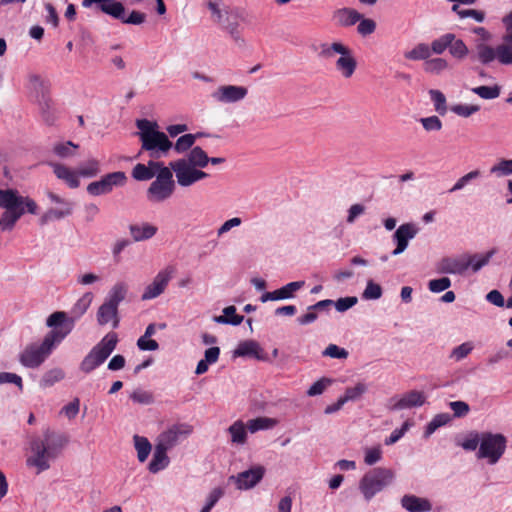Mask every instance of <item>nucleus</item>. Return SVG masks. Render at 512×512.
<instances>
[{"mask_svg": "<svg viewBox=\"0 0 512 512\" xmlns=\"http://www.w3.org/2000/svg\"><path fill=\"white\" fill-rule=\"evenodd\" d=\"M66 434L47 428L42 437H36L30 442L31 455L27 458L28 466L36 467L37 473L50 468V461L56 459L68 444Z\"/></svg>", "mask_w": 512, "mask_h": 512, "instance_id": "f257e3e1", "label": "nucleus"}, {"mask_svg": "<svg viewBox=\"0 0 512 512\" xmlns=\"http://www.w3.org/2000/svg\"><path fill=\"white\" fill-rule=\"evenodd\" d=\"M0 208L4 209L0 217V226L2 230L10 231L26 212L36 214L38 205L33 199L20 195L15 189H0Z\"/></svg>", "mask_w": 512, "mask_h": 512, "instance_id": "f03ea898", "label": "nucleus"}, {"mask_svg": "<svg viewBox=\"0 0 512 512\" xmlns=\"http://www.w3.org/2000/svg\"><path fill=\"white\" fill-rule=\"evenodd\" d=\"M64 338V332L60 333L52 328L45 335L41 344L32 343L25 347L19 355L20 363L27 368H38Z\"/></svg>", "mask_w": 512, "mask_h": 512, "instance_id": "7ed1b4c3", "label": "nucleus"}, {"mask_svg": "<svg viewBox=\"0 0 512 512\" xmlns=\"http://www.w3.org/2000/svg\"><path fill=\"white\" fill-rule=\"evenodd\" d=\"M92 300L93 294L90 292L85 293L73 305L69 317L66 312L56 311L47 318L46 325L54 328L60 333L64 332L66 337L73 330L75 322L86 313L92 303Z\"/></svg>", "mask_w": 512, "mask_h": 512, "instance_id": "20e7f679", "label": "nucleus"}, {"mask_svg": "<svg viewBox=\"0 0 512 512\" xmlns=\"http://www.w3.org/2000/svg\"><path fill=\"white\" fill-rule=\"evenodd\" d=\"M494 251L474 255H461L459 257H444L436 265L438 273L463 274L470 266L474 272L479 271L490 261Z\"/></svg>", "mask_w": 512, "mask_h": 512, "instance_id": "39448f33", "label": "nucleus"}, {"mask_svg": "<svg viewBox=\"0 0 512 512\" xmlns=\"http://www.w3.org/2000/svg\"><path fill=\"white\" fill-rule=\"evenodd\" d=\"M118 336L115 332H109L95 345L80 363V369L88 374L103 364L115 350Z\"/></svg>", "mask_w": 512, "mask_h": 512, "instance_id": "423d86ee", "label": "nucleus"}, {"mask_svg": "<svg viewBox=\"0 0 512 512\" xmlns=\"http://www.w3.org/2000/svg\"><path fill=\"white\" fill-rule=\"evenodd\" d=\"M335 54H340V57L335 63L337 71L340 72L344 78H351L357 68V61L352 50L341 42L321 45L320 55L322 57L331 58Z\"/></svg>", "mask_w": 512, "mask_h": 512, "instance_id": "0eeeda50", "label": "nucleus"}, {"mask_svg": "<svg viewBox=\"0 0 512 512\" xmlns=\"http://www.w3.org/2000/svg\"><path fill=\"white\" fill-rule=\"evenodd\" d=\"M394 473L392 470L377 467L369 470L364 474L359 482V489L364 498L369 501L377 493L381 492L393 480Z\"/></svg>", "mask_w": 512, "mask_h": 512, "instance_id": "6e6552de", "label": "nucleus"}, {"mask_svg": "<svg viewBox=\"0 0 512 512\" xmlns=\"http://www.w3.org/2000/svg\"><path fill=\"white\" fill-rule=\"evenodd\" d=\"M506 31L502 36V43L496 48L486 44L476 45V59L483 65H488L495 59L502 65H512V42L507 41Z\"/></svg>", "mask_w": 512, "mask_h": 512, "instance_id": "1a4fd4ad", "label": "nucleus"}, {"mask_svg": "<svg viewBox=\"0 0 512 512\" xmlns=\"http://www.w3.org/2000/svg\"><path fill=\"white\" fill-rule=\"evenodd\" d=\"M175 190V182L170 168H162L147 190L151 202H163L170 198Z\"/></svg>", "mask_w": 512, "mask_h": 512, "instance_id": "9d476101", "label": "nucleus"}, {"mask_svg": "<svg viewBox=\"0 0 512 512\" xmlns=\"http://www.w3.org/2000/svg\"><path fill=\"white\" fill-rule=\"evenodd\" d=\"M506 438L502 434L485 432L481 434L478 458H487L490 464H495L504 454Z\"/></svg>", "mask_w": 512, "mask_h": 512, "instance_id": "9b49d317", "label": "nucleus"}, {"mask_svg": "<svg viewBox=\"0 0 512 512\" xmlns=\"http://www.w3.org/2000/svg\"><path fill=\"white\" fill-rule=\"evenodd\" d=\"M127 182V176L123 171H116L105 174L98 181L88 184L86 190L91 196L106 195L115 187H122Z\"/></svg>", "mask_w": 512, "mask_h": 512, "instance_id": "f8f14e48", "label": "nucleus"}, {"mask_svg": "<svg viewBox=\"0 0 512 512\" xmlns=\"http://www.w3.org/2000/svg\"><path fill=\"white\" fill-rule=\"evenodd\" d=\"M170 169L175 172L177 182L182 187H188L195 182L208 177V174L190 165L186 159H178L169 163Z\"/></svg>", "mask_w": 512, "mask_h": 512, "instance_id": "ddd939ff", "label": "nucleus"}, {"mask_svg": "<svg viewBox=\"0 0 512 512\" xmlns=\"http://www.w3.org/2000/svg\"><path fill=\"white\" fill-rule=\"evenodd\" d=\"M173 143L169 140L168 136L162 131H155L144 141L141 142V151L148 152L152 159H159L168 155L172 149Z\"/></svg>", "mask_w": 512, "mask_h": 512, "instance_id": "4468645a", "label": "nucleus"}, {"mask_svg": "<svg viewBox=\"0 0 512 512\" xmlns=\"http://www.w3.org/2000/svg\"><path fill=\"white\" fill-rule=\"evenodd\" d=\"M176 272L174 266L169 265L163 270L159 271L154 277L152 283H150L144 290L141 299L150 300L160 296L166 289L169 281L172 279Z\"/></svg>", "mask_w": 512, "mask_h": 512, "instance_id": "2eb2a0df", "label": "nucleus"}, {"mask_svg": "<svg viewBox=\"0 0 512 512\" xmlns=\"http://www.w3.org/2000/svg\"><path fill=\"white\" fill-rule=\"evenodd\" d=\"M265 468L257 465L246 471L240 472L237 475L229 477V481H233L236 484L237 489L247 490L256 486L264 477Z\"/></svg>", "mask_w": 512, "mask_h": 512, "instance_id": "dca6fc26", "label": "nucleus"}, {"mask_svg": "<svg viewBox=\"0 0 512 512\" xmlns=\"http://www.w3.org/2000/svg\"><path fill=\"white\" fill-rule=\"evenodd\" d=\"M192 430V426L189 424H174L168 430L159 435L157 443L169 450L173 448L182 438L190 435Z\"/></svg>", "mask_w": 512, "mask_h": 512, "instance_id": "f3484780", "label": "nucleus"}, {"mask_svg": "<svg viewBox=\"0 0 512 512\" xmlns=\"http://www.w3.org/2000/svg\"><path fill=\"white\" fill-rule=\"evenodd\" d=\"M419 232L417 226L413 223L401 224L393 234V241L396 243V248L391 252L393 256L403 253L409 244Z\"/></svg>", "mask_w": 512, "mask_h": 512, "instance_id": "a211bd4d", "label": "nucleus"}, {"mask_svg": "<svg viewBox=\"0 0 512 512\" xmlns=\"http://www.w3.org/2000/svg\"><path fill=\"white\" fill-rule=\"evenodd\" d=\"M426 401V396L423 392L417 390H411L405 393L400 398H391L390 406L391 410H402L414 407L422 406Z\"/></svg>", "mask_w": 512, "mask_h": 512, "instance_id": "6ab92c4d", "label": "nucleus"}, {"mask_svg": "<svg viewBox=\"0 0 512 512\" xmlns=\"http://www.w3.org/2000/svg\"><path fill=\"white\" fill-rule=\"evenodd\" d=\"M248 90L243 86L223 85L213 92L212 97L221 103H234L246 97Z\"/></svg>", "mask_w": 512, "mask_h": 512, "instance_id": "aec40b11", "label": "nucleus"}, {"mask_svg": "<svg viewBox=\"0 0 512 512\" xmlns=\"http://www.w3.org/2000/svg\"><path fill=\"white\" fill-rule=\"evenodd\" d=\"M362 18V14L353 8H339L332 13V21L339 27H350Z\"/></svg>", "mask_w": 512, "mask_h": 512, "instance_id": "412c9836", "label": "nucleus"}, {"mask_svg": "<svg viewBox=\"0 0 512 512\" xmlns=\"http://www.w3.org/2000/svg\"><path fill=\"white\" fill-rule=\"evenodd\" d=\"M51 166H52L53 172L57 176V178L65 181L70 188L75 189V188L79 187L80 175L78 174V169L76 171H74V170L70 169L69 167H67L63 164H60V163H52Z\"/></svg>", "mask_w": 512, "mask_h": 512, "instance_id": "4be33fe9", "label": "nucleus"}, {"mask_svg": "<svg viewBox=\"0 0 512 512\" xmlns=\"http://www.w3.org/2000/svg\"><path fill=\"white\" fill-rule=\"evenodd\" d=\"M401 505L408 512H429L432 509V505L428 499L411 494L402 497Z\"/></svg>", "mask_w": 512, "mask_h": 512, "instance_id": "5701e85b", "label": "nucleus"}, {"mask_svg": "<svg viewBox=\"0 0 512 512\" xmlns=\"http://www.w3.org/2000/svg\"><path fill=\"white\" fill-rule=\"evenodd\" d=\"M97 321L99 325H106L113 321V328H117L119 325L118 308L104 302L97 311Z\"/></svg>", "mask_w": 512, "mask_h": 512, "instance_id": "b1692460", "label": "nucleus"}, {"mask_svg": "<svg viewBox=\"0 0 512 512\" xmlns=\"http://www.w3.org/2000/svg\"><path fill=\"white\" fill-rule=\"evenodd\" d=\"M158 228L149 223L131 224L129 226L130 234L135 242H140L152 238L157 233Z\"/></svg>", "mask_w": 512, "mask_h": 512, "instance_id": "393cba45", "label": "nucleus"}, {"mask_svg": "<svg viewBox=\"0 0 512 512\" xmlns=\"http://www.w3.org/2000/svg\"><path fill=\"white\" fill-rule=\"evenodd\" d=\"M167 451L165 447L160 444H156L152 460L149 463L148 469L151 473H157L169 464V458L167 456Z\"/></svg>", "mask_w": 512, "mask_h": 512, "instance_id": "a878e982", "label": "nucleus"}, {"mask_svg": "<svg viewBox=\"0 0 512 512\" xmlns=\"http://www.w3.org/2000/svg\"><path fill=\"white\" fill-rule=\"evenodd\" d=\"M225 16L223 18V22L221 26L223 29L229 32V34L234 38H239L238 26H239V11L237 9H225Z\"/></svg>", "mask_w": 512, "mask_h": 512, "instance_id": "bb28decb", "label": "nucleus"}, {"mask_svg": "<svg viewBox=\"0 0 512 512\" xmlns=\"http://www.w3.org/2000/svg\"><path fill=\"white\" fill-rule=\"evenodd\" d=\"M38 105L43 121L48 125H53L56 120V113L50 96L43 93L38 98Z\"/></svg>", "mask_w": 512, "mask_h": 512, "instance_id": "cd10ccee", "label": "nucleus"}, {"mask_svg": "<svg viewBox=\"0 0 512 512\" xmlns=\"http://www.w3.org/2000/svg\"><path fill=\"white\" fill-rule=\"evenodd\" d=\"M127 291L128 286L124 282H118L109 291L108 297L105 300V302L118 308L120 302H122L125 299Z\"/></svg>", "mask_w": 512, "mask_h": 512, "instance_id": "c85d7f7f", "label": "nucleus"}, {"mask_svg": "<svg viewBox=\"0 0 512 512\" xmlns=\"http://www.w3.org/2000/svg\"><path fill=\"white\" fill-rule=\"evenodd\" d=\"M99 8L105 14L112 16L115 19H123L125 7L121 2L116 0H104L100 3Z\"/></svg>", "mask_w": 512, "mask_h": 512, "instance_id": "c756f323", "label": "nucleus"}, {"mask_svg": "<svg viewBox=\"0 0 512 512\" xmlns=\"http://www.w3.org/2000/svg\"><path fill=\"white\" fill-rule=\"evenodd\" d=\"M99 8L105 14L112 16L115 19H123L125 7L121 2L116 0H104L100 3Z\"/></svg>", "mask_w": 512, "mask_h": 512, "instance_id": "7c9ffc66", "label": "nucleus"}, {"mask_svg": "<svg viewBox=\"0 0 512 512\" xmlns=\"http://www.w3.org/2000/svg\"><path fill=\"white\" fill-rule=\"evenodd\" d=\"M186 160L190 165L196 168H204L209 163L207 153L199 146H195L190 150Z\"/></svg>", "mask_w": 512, "mask_h": 512, "instance_id": "2f4dec72", "label": "nucleus"}, {"mask_svg": "<svg viewBox=\"0 0 512 512\" xmlns=\"http://www.w3.org/2000/svg\"><path fill=\"white\" fill-rule=\"evenodd\" d=\"M430 56L431 50L429 45L426 43H418L410 51L404 53V57L412 61L424 60L425 62L430 58Z\"/></svg>", "mask_w": 512, "mask_h": 512, "instance_id": "473e14b6", "label": "nucleus"}, {"mask_svg": "<svg viewBox=\"0 0 512 512\" xmlns=\"http://www.w3.org/2000/svg\"><path fill=\"white\" fill-rule=\"evenodd\" d=\"M202 136H207V134L198 132L196 134L182 135L177 139L172 148H174L177 153H184L189 149H192L196 139Z\"/></svg>", "mask_w": 512, "mask_h": 512, "instance_id": "72a5a7b5", "label": "nucleus"}, {"mask_svg": "<svg viewBox=\"0 0 512 512\" xmlns=\"http://www.w3.org/2000/svg\"><path fill=\"white\" fill-rule=\"evenodd\" d=\"M72 206L62 207L60 209L50 208L40 218V223L45 225L54 220H60L72 214Z\"/></svg>", "mask_w": 512, "mask_h": 512, "instance_id": "f704fd0d", "label": "nucleus"}, {"mask_svg": "<svg viewBox=\"0 0 512 512\" xmlns=\"http://www.w3.org/2000/svg\"><path fill=\"white\" fill-rule=\"evenodd\" d=\"M244 317L236 313L235 306H228L223 309V315L216 316L215 321L221 324L240 325Z\"/></svg>", "mask_w": 512, "mask_h": 512, "instance_id": "c9c22d12", "label": "nucleus"}, {"mask_svg": "<svg viewBox=\"0 0 512 512\" xmlns=\"http://www.w3.org/2000/svg\"><path fill=\"white\" fill-rule=\"evenodd\" d=\"M101 171L100 161L92 158L83 162L78 167V174L84 178H92L97 176Z\"/></svg>", "mask_w": 512, "mask_h": 512, "instance_id": "e433bc0d", "label": "nucleus"}, {"mask_svg": "<svg viewBox=\"0 0 512 512\" xmlns=\"http://www.w3.org/2000/svg\"><path fill=\"white\" fill-rule=\"evenodd\" d=\"M304 281L290 282L283 287L274 290V294L277 300L290 299L294 297V293L300 290L304 286Z\"/></svg>", "mask_w": 512, "mask_h": 512, "instance_id": "4c0bfd02", "label": "nucleus"}, {"mask_svg": "<svg viewBox=\"0 0 512 512\" xmlns=\"http://www.w3.org/2000/svg\"><path fill=\"white\" fill-rule=\"evenodd\" d=\"M449 54L456 60L462 61L469 55V48L462 39L456 38L451 41L449 46Z\"/></svg>", "mask_w": 512, "mask_h": 512, "instance_id": "58836bf2", "label": "nucleus"}, {"mask_svg": "<svg viewBox=\"0 0 512 512\" xmlns=\"http://www.w3.org/2000/svg\"><path fill=\"white\" fill-rule=\"evenodd\" d=\"M448 62L444 58H429L423 63V70L429 74L438 75L448 68Z\"/></svg>", "mask_w": 512, "mask_h": 512, "instance_id": "ea45409f", "label": "nucleus"}, {"mask_svg": "<svg viewBox=\"0 0 512 512\" xmlns=\"http://www.w3.org/2000/svg\"><path fill=\"white\" fill-rule=\"evenodd\" d=\"M246 429L247 428L242 421H235L228 428V432L231 435V441L237 444H244L247 439Z\"/></svg>", "mask_w": 512, "mask_h": 512, "instance_id": "a19ab883", "label": "nucleus"}, {"mask_svg": "<svg viewBox=\"0 0 512 512\" xmlns=\"http://www.w3.org/2000/svg\"><path fill=\"white\" fill-rule=\"evenodd\" d=\"M454 40V34L453 33H446L440 36L439 38L434 39L431 42L430 50L431 54L435 53L438 55H441L445 52L446 49L449 50V46L451 41Z\"/></svg>", "mask_w": 512, "mask_h": 512, "instance_id": "79ce46f5", "label": "nucleus"}, {"mask_svg": "<svg viewBox=\"0 0 512 512\" xmlns=\"http://www.w3.org/2000/svg\"><path fill=\"white\" fill-rule=\"evenodd\" d=\"M65 373L61 368H53L44 373L40 380V386L47 388L64 379Z\"/></svg>", "mask_w": 512, "mask_h": 512, "instance_id": "37998d69", "label": "nucleus"}, {"mask_svg": "<svg viewBox=\"0 0 512 512\" xmlns=\"http://www.w3.org/2000/svg\"><path fill=\"white\" fill-rule=\"evenodd\" d=\"M260 350L259 344L255 341H244L240 343L234 351L235 356H253L257 359L260 358L258 352Z\"/></svg>", "mask_w": 512, "mask_h": 512, "instance_id": "c03bdc74", "label": "nucleus"}, {"mask_svg": "<svg viewBox=\"0 0 512 512\" xmlns=\"http://www.w3.org/2000/svg\"><path fill=\"white\" fill-rule=\"evenodd\" d=\"M137 457L140 462H145L151 452V444L147 438L138 435L134 436Z\"/></svg>", "mask_w": 512, "mask_h": 512, "instance_id": "a18cd8bd", "label": "nucleus"}, {"mask_svg": "<svg viewBox=\"0 0 512 512\" xmlns=\"http://www.w3.org/2000/svg\"><path fill=\"white\" fill-rule=\"evenodd\" d=\"M275 420L268 417H258L255 419H251L247 423V429L251 433H255L259 430H265L272 428L275 425Z\"/></svg>", "mask_w": 512, "mask_h": 512, "instance_id": "49530a36", "label": "nucleus"}, {"mask_svg": "<svg viewBox=\"0 0 512 512\" xmlns=\"http://www.w3.org/2000/svg\"><path fill=\"white\" fill-rule=\"evenodd\" d=\"M136 126L139 129L138 135L141 142L144 141L147 137H149L152 133L158 130L157 123L149 121L147 119L137 120Z\"/></svg>", "mask_w": 512, "mask_h": 512, "instance_id": "de8ad7c7", "label": "nucleus"}, {"mask_svg": "<svg viewBox=\"0 0 512 512\" xmlns=\"http://www.w3.org/2000/svg\"><path fill=\"white\" fill-rule=\"evenodd\" d=\"M473 93L482 99H495L500 95L501 88L499 85L494 86H478L471 89Z\"/></svg>", "mask_w": 512, "mask_h": 512, "instance_id": "09e8293b", "label": "nucleus"}, {"mask_svg": "<svg viewBox=\"0 0 512 512\" xmlns=\"http://www.w3.org/2000/svg\"><path fill=\"white\" fill-rule=\"evenodd\" d=\"M450 420L451 416L448 413L437 414L426 426L425 435L433 434L439 427L446 425Z\"/></svg>", "mask_w": 512, "mask_h": 512, "instance_id": "8fccbe9b", "label": "nucleus"}, {"mask_svg": "<svg viewBox=\"0 0 512 512\" xmlns=\"http://www.w3.org/2000/svg\"><path fill=\"white\" fill-rule=\"evenodd\" d=\"M481 172L479 170H473L464 176L460 177L456 183L449 189L450 193L463 189L470 181L480 177Z\"/></svg>", "mask_w": 512, "mask_h": 512, "instance_id": "3c124183", "label": "nucleus"}, {"mask_svg": "<svg viewBox=\"0 0 512 512\" xmlns=\"http://www.w3.org/2000/svg\"><path fill=\"white\" fill-rule=\"evenodd\" d=\"M132 177L137 181H147L154 177V172L150 171L146 164L138 163L132 170Z\"/></svg>", "mask_w": 512, "mask_h": 512, "instance_id": "603ef678", "label": "nucleus"}, {"mask_svg": "<svg viewBox=\"0 0 512 512\" xmlns=\"http://www.w3.org/2000/svg\"><path fill=\"white\" fill-rule=\"evenodd\" d=\"M78 145L74 144L71 141L66 143L56 144L53 148L54 153L60 158H67L74 155L73 149H77Z\"/></svg>", "mask_w": 512, "mask_h": 512, "instance_id": "864d4df0", "label": "nucleus"}, {"mask_svg": "<svg viewBox=\"0 0 512 512\" xmlns=\"http://www.w3.org/2000/svg\"><path fill=\"white\" fill-rule=\"evenodd\" d=\"M450 110L458 116L467 118L480 110L478 105L456 104Z\"/></svg>", "mask_w": 512, "mask_h": 512, "instance_id": "5fc2aeb1", "label": "nucleus"}, {"mask_svg": "<svg viewBox=\"0 0 512 512\" xmlns=\"http://www.w3.org/2000/svg\"><path fill=\"white\" fill-rule=\"evenodd\" d=\"M208 8L212 13L213 20L221 25L225 16V9H231L228 6L221 7L216 0H210L208 2Z\"/></svg>", "mask_w": 512, "mask_h": 512, "instance_id": "6e6d98bb", "label": "nucleus"}, {"mask_svg": "<svg viewBox=\"0 0 512 512\" xmlns=\"http://www.w3.org/2000/svg\"><path fill=\"white\" fill-rule=\"evenodd\" d=\"M490 173L497 176H506L512 174V160H501L490 169Z\"/></svg>", "mask_w": 512, "mask_h": 512, "instance_id": "4d7b16f0", "label": "nucleus"}, {"mask_svg": "<svg viewBox=\"0 0 512 512\" xmlns=\"http://www.w3.org/2000/svg\"><path fill=\"white\" fill-rule=\"evenodd\" d=\"M473 350V345L470 342L462 343L461 345L455 347L451 352V358H454L456 361H460L467 357L471 351Z\"/></svg>", "mask_w": 512, "mask_h": 512, "instance_id": "13d9d810", "label": "nucleus"}, {"mask_svg": "<svg viewBox=\"0 0 512 512\" xmlns=\"http://www.w3.org/2000/svg\"><path fill=\"white\" fill-rule=\"evenodd\" d=\"M420 123L422 124L423 128L428 131H440L442 129V121L438 116H430L420 119Z\"/></svg>", "mask_w": 512, "mask_h": 512, "instance_id": "bf43d9fd", "label": "nucleus"}, {"mask_svg": "<svg viewBox=\"0 0 512 512\" xmlns=\"http://www.w3.org/2000/svg\"><path fill=\"white\" fill-rule=\"evenodd\" d=\"M359 24L357 26V32L362 36H368L375 32L376 30V23L374 20L369 18H361L360 21H358Z\"/></svg>", "mask_w": 512, "mask_h": 512, "instance_id": "052dcab7", "label": "nucleus"}, {"mask_svg": "<svg viewBox=\"0 0 512 512\" xmlns=\"http://www.w3.org/2000/svg\"><path fill=\"white\" fill-rule=\"evenodd\" d=\"M451 286V280L448 277L430 280L428 283L429 290L434 293L442 292Z\"/></svg>", "mask_w": 512, "mask_h": 512, "instance_id": "680f3d73", "label": "nucleus"}, {"mask_svg": "<svg viewBox=\"0 0 512 512\" xmlns=\"http://www.w3.org/2000/svg\"><path fill=\"white\" fill-rule=\"evenodd\" d=\"M366 391V387L362 383H358L354 387L347 388L342 396L345 403L350 400H356Z\"/></svg>", "mask_w": 512, "mask_h": 512, "instance_id": "e2e57ef3", "label": "nucleus"}, {"mask_svg": "<svg viewBox=\"0 0 512 512\" xmlns=\"http://www.w3.org/2000/svg\"><path fill=\"white\" fill-rule=\"evenodd\" d=\"M323 355L336 359H345L348 357V352L335 344H329L323 351Z\"/></svg>", "mask_w": 512, "mask_h": 512, "instance_id": "0e129e2a", "label": "nucleus"}, {"mask_svg": "<svg viewBox=\"0 0 512 512\" xmlns=\"http://www.w3.org/2000/svg\"><path fill=\"white\" fill-rule=\"evenodd\" d=\"M382 296V288L379 284L369 281L364 290L363 297L366 299H379Z\"/></svg>", "mask_w": 512, "mask_h": 512, "instance_id": "69168bd1", "label": "nucleus"}, {"mask_svg": "<svg viewBox=\"0 0 512 512\" xmlns=\"http://www.w3.org/2000/svg\"><path fill=\"white\" fill-rule=\"evenodd\" d=\"M330 383L331 381L329 379L321 378L320 380L316 381L311 385V387L307 391V394L309 396L320 395L324 392V390L328 387Z\"/></svg>", "mask_w": 512, "mask_h": 512, "instance_id": "338daca9", "label": "nucleus"}, {"mask_svg": "<svg viewBox=\"0 0 512 512\" xmlns=\"http://www.w3.org/2000/svg\"><path fill=\"white\" fill-rule=\"evenodd\" d=\"M455 417H464L468 414L470 407L464 401H453L449 403Z\"/></svg>", "mask_w": 512, "mask_h": 512, "instance_id": "774afa93", "label": "nucleus"}]
</instances>
